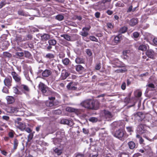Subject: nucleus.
I'll use <instances>...</instances> for the list:
<instances>
[{
  "mask_svg": "<svg viewBox=\"0 0 157 157\" xmlns=\"http://www.w3.org/2000/svg\"><path fill=\"white\" fill-rule=\"evenodd\" d=\"M111 1L112 0H101L99 3L105 5L106 3H110Z\"/></svg>",
  "mask_w": 157,
  "mask_h": 157,
  "instance_id": "nucleus-40",
  "label": "nucleus"
},
{
  "mask_svg": "<svg viewBox=\"0 0 157 157\" xmlns=\"http://www.w3.org/2000/svg\"><path fill=\"white\" fill-rule=\"evenodd\" d=\"M6 4V2L5 1L1 2H0V9L5 6Z\"/></svg>",
  "mask_w": 157,
  "mask_h": 157,
  "instance_id": "nucleus-55",
  "label": "nucleus"
},
{
  "mask_svg": "<svg viewBox=\"0 0 157 157\" xmlns=\"http://www.w3.org/2000/svg\"><path fill=\"white\" fill-rule=\"evenodd\" d=\"M115 6L116 7H123L124 6V5L120 2H118L115 4Z\"/></svg>",
  "mask_w": 157,
  "mask_h": 157,
  "instance_id": "nucleus-35",
  "label": "nucleus"
},
{
  "mask_svg": "<svg viewBox=\"0 0 157 157\" xmlns=\"http://www.w3.org/2000/svg\"><path fill=\"white\" fill-rule=\"evenodd\" d=\"M127 69L126 68L117 70L116 71L117 73H123L127 71Z\"/></svg>",
  "mask_w": 157,
  "mask_h": 157,
  "instance_id": "nucleus-46",
  "label": "nucleus"
},
{
  "mask_svg": "<svg viewBox=\"0 0 157 157\" xmlns=\"http://www.w3.org/2000/svg\"><path fill=\"white\" fill-rule=\"evenodd\" d=\"M100 66V63H98L95 66V68L97 70H99L101 68Z\"/></svg>",
  "mask_w": 157,
  "mask_h": 157,
  "instance_id": "nucleus-61",
  "label": "nucleus"
},
{
  "mask_svg": "<svg viewBox=\"0 0 157 157\" xmlns=\"http://www.w3.org/2000/svg\"><path fill=\"white\" fill-rule=\"evenodd\" d=\"M104 113L105 117L106 118H112L113 116V114L108 111H105Z\"/></svg>",
  "mask_w": 157,
  "mask_h": 157,
  "instance_id": "nucleus-16",
  "label": "nucleus"
},
{
  "mask_svg": "<svg viewBox=\"0 0 157 157\" xmlns=\"http://www.w3.org/2000/svg\"><path fill=\"white\" fill-rule=\"evenodd\" d=\"M153 42L154 44L157 45V38H154L153 40Z\"/></svg>",
  "mask_w": 157,
  "mask_h": 157,
  "instance_id": "nucleus-64",
  "label": "nucleus"
},
{
  "mask_svg": "<svg viewBox=\"0 0 157 157\" xmlns=\"http://www.w3.org/2000/svg\"><path fill=\"white\" fill-rule=\"evenodd\" d=\"M121 88L123 90H124L126 88V83L125 82H123L121 86Z\"/></svg>",
  "mask_w": 157,
  "mask_h": 157,
  "instance_id": "nucleus-63",
  "label": "nucleus"
},
{
  "mask_svg": "<svg viewBox=\"0 0 157 157\" xmlns=\"http://www.w3.org/2000/svg\"><path fill=\"white\" fill-rule=\"evenodd\" d=\"M2 91L3 92L6 93H9V90L8 89L5 87H4L3 88V89L2 90Z\"/></svg>",
  "mask_w": 157,
  "mask_h": 157,
  "instance_id": "nucleus-54",
  "label": "nucleus"
},
{
  "mask_svg": "<svg viewBox=\"0 0 157 157\" xmlns=\"http://www.w3.org/2000/svg\"><path fill=\"white\" fill-rule=\"evenodd\" d=\"M61 138H55L53 139V143L55 145L59 144L62 141Z\"/></svg>",
  "mask_w": 157,
  "mask_h": 157,
  "instance_id": "nucleus-19",
  "label": "nucleus"
},
{
  "mask_svg": "<svg viewBox=\"0 0 157 157\" xmlns=\"http://www.w3.org/2000/svg\"><path fill=\"white\" fill-rule=\"evenodd\" d=\"M129 148L131 149H134L136 146L135 144L133 141H130L128 143Z\"/></svg>",
  "mask_w": 157,
  "mask_h": 157,
  "instance_id": "nucleus-26",
  "label": "nucleus"
},
{
  "mask_svg": "<svg viewBox=\"0 0 157 157\" xmlns=\"http://www.w3.org/2000/svg\"><path fill=\"white\" fill-rule=\"evenodd\" d=\"M90 28V26L87 27H83L82 29V31L80 32V34L84 37L87 36L89 35L88 31Z\"/></svg>",
  "mask_w": 157,
  "mask_h": 157,
  "instance_id": "nucleus-7",
  "label": "nucleus"
},
{
  "mask_svg": "<svg viewBox=\"0 0 157 157\" xmlns=\"http://www.w3.org/2000/svg\"><path fill=\"white\" fill-rule=\"evenodd\" d=\"M101 5H99V9L100 10H104L106 9L105 5L104 4H101Z\"/></svg>",
  "mask_w": 157,
  "mask_h": 157,
  "instance_id": "nucleus-41",
  "label": "nucleus"
},
{
  "mask_svg": "<svg viewBox=\"0 0 157 157\" xmlns=\"http://www.w3.org/2000/svg\"><path fill=\"white\" fill-rule=\"evenodd\" d=\"M83 132L86 134H88L89 132L88 129L85 128H83L82 129Z\"/></svg>",
  "mask_w": 157,
  "mask_h": 157,
  "instance_id": "nucleus-53",
  "label": "nucleus"
},
{
  "mask_svg": "<svg viewBox=\"0 0 157 157\" xmlns=\"http://www.w3.org/2000/svg\"><path fill=\"white\" fill-rule=\"evenodd\" d=\"M18 140L16 139H14L13 140V147L14 150H16L18 144Z\"/></svg>",
  "mask_w": 157,
  "mask_h": 157,
  "instance_id": "nucleus-30",
  "label": "nucleus"
},
{
  "mask_svg": "<svg viewBox=\"0 0 157 157\" xmlns=\"http://www.w3.org/2000/svg\"><path fill=\"white\" fill-rule=\"evenodd\" d=\"M17 87H17H14L13 88V92L16 94H21V92L18 90Z\"/></svg>",
  "mask_w": 157,
  "mask_h": 157,
  "instance_id": "nucleus-39",
  "label": "nucleus"
},
{
  "mask_svg": "<svg viewBox=\"0 0 157 157\" xmlns=\"http://www.w3.org/2000/svg\"><path fill=\"white\" fill-rule=\"evenodd\" d=\"M99 102L97 100L87 99L84 100L81 103V106L87 109L96 110L99 106Z\"/></svg>",
  "mask_w": 157,
  "mask_h": 157,
  "instance_id": "nucleus-1",
  "label": "nucleus"
},
{
  "mask_svg": "<svg viewBox=\"0 0 157 157\" xmlns=\"http://www.w3.org/2000/svg\"><path fill=\"white\" fill-rule=\"evenodd\" d=\"M66 111L68 112H75L76 110L75 108L71 107H68L66 108Z\"/></svg>",
  "mask_w": 157,
  "mask_h": 157,
  "instance_id": "nucleus-32",
  "label": "nucleus"
},
{
  "mask_svg": "<svg viewBox=\"0 0 157 157\" xmlns=\"http://www.w3.org/2000/svg\"><path fill=\"white\" fill-rule=\"evenodd\" d=\"M90 39L91 40L94 41H97V39L94 36H90Z\"/></svg>",
  "mask_w": 157,
  "mask_h": 157,
  "instance_id": "nucleus-58",
  "label": "nucleus"
},
{
  "mask_svg": "<svg viewBox=\"0 0 157 157\" xmlns=\"http://www.w3.org/2000/svg\"><path fill=\"white\" fill-rule=\"evenodd\" d=\"M39 88L44 95L46 96L48 95V88L45 84L40 82L39 85Z\"/></svg>",
  "mask_w": 157,
  "mask_h": 157,
  "instance_id": "nucleus-3",
  "label": "nucleus"
},
{
  "mask_svg": "<svg viewBox=\"0 0 157 157\" xmlns=\"http://www.w3.org/2000/svg\"><path fill=\"white\" fill-rule=\"evenodd\" d=\"M61 36L63 37L64 39L68 41H71V37L67 34L61 35Z\"/></svg>",
  "mask_w": 157,
  "mask_h": 157,
  "instance_id": "nucleus-28",
  "label": "nucleus"
},
{
  "mask_svg": "<svg viewBox=\"0 0 157 157\" xmlns=\"http://www.w3.org/2000/svg\"><path fill=\"white\" fill-rule=\"evenodd\" d=\"M70 74L66 70H63L62 71L61 75L60 77V79L62 80L65 79L69 76Z\"/></svg>",
  "mask_w": 157,
  "mask_h": 157,
  "instance_id": "nucleus-10",
  "label": "nucleus"
},
{
  "mask_svg": "<svg viewBox=\"0 0 157 157\" xmlns=\"http://www.w3.org/2000/svg\"><path fill=\"white\" fill-rule=\"evenodd\" d=\"M126 129L128 132H131L133 131V129L132 127H127Z\"/></svg>",
  "mask_w": 157,
  "mask_h": 157,
  "instance_id": "nucleus-52",
  "label": "nucleus"
},
{
  "mask_svg": "<svg viewBox=\"0 0 157 157\" xmlns=\"http://www.w3.org/2000/svg\"><path fill=\"white\" fill-rule=\"evenodd\" d=\"M50 36L48 34H44L41 36V39L43 40H47L50 39Z\"/></svg>",
  "mask_w": 157,
  "mask_h": 157,
  "instance_id": "nucleus-21",
  "label": "nucleus"
},
{
  "mask_svg": "<svg viewBox=\"0 0 157 157\" xmlns=\"http://www.w3.org/2000/svg\"><path fill=\"white\" fill-rule=\"evenodd\" d=\"M8 112L11 113H18V116H22L24 114V113L22 111L19 110V109L15 107H10L8 109Z\"/></svg>",
  "mask_w": 157,
  "mask_h": 157,
  "instance_id": "nucleus-4",
  "label": "nucleus"
},
{
  "mask_svg": "<svg viewBox=\"0 0 157 157\" xmlns=\"http://www.w3.org/2000/svg\"><path fill=\"white\" fill-rule=\"evenodd\" d=\"M145 125L144 124H140L137 129V132L138 134H142L144 133L145 131Z\"/></svg>",
  "mask_w": 157,
  "mask_h": 157,
  "instance_id": "nucleus-8",
  "label": "nucleus"
},
{
  "mask_svg": "<svg viewBox=\"0 0 157 157\" xmlns=\"http://www.w3.org/2000/svg\"><path fill=\"white\" fill-rule=\"evenodd\" d=\"M25 127L26 126L25 124L21 123L17 127L19 128L21 131H23L25 129Z\"/></svg>",
  "mask_w": 157,
  "mask_h": 157,
  "instance_id": "nucleus-38",
  "label": "nucleus"
},
{
  "mask_svg": "<svg viewBox=\"0 0 157 157\" xmlns=\"http://www.w3.org/2000/svg\"><path fill=\"white\" fill-rule=\"evenodd\" d=\"M11 75L15 81L19 84H21V78L20 76L17 74L15 71L11 72Z\"/></svg>",
  "mask_w": 157,
  "mask_h": 157,
  "instance_id": "nucleus-5",
  "label": "nucleus"
},
{
  "mask_svg": "<svg viewBox=\"0 0 157 157\" xmlns=\"http://www.w3.org/2000/svg\"><path fill=\"white\" fill-rule=\"evenodd\" d=\"M133 36L134 38H137L140 36V33L137 32H135L132 33Z\"/></svg>",
  "mask_w": 157,
  "mask_h": 157,
  "instance_id": "nucleus-44",
  "label": "nucleus"
},
{
  "mask_svg": "<svg viewBox=\"0 0 157 157\" xmlns=\"http://www.w3.org/2000/svg\"><path fill=\"white\" fill-rule=\"evenodd\" d=\"M127 30V27L124 26L120 29L119 31V32L121 33H124L126 32Z\"/></svg>",
  "mask_w": 157,
  "mask_h": 157,
  "instance_id": "nucleus-34",
  "label": "nucleus"
},
{
  "mask_svg": "<svg viewBox=\"0 0 157 157\" xmlns=\"http://www.w3.org/2000/svg\"><path fill=\"white\" fill-rule=\"evenodd\" d=\"M2 118L3 120L6 121H8L10 119V117L8 116H4L2 117Z\"/></svg>",
  "mask_w": 157,
  "mask_h": 157,
  "instance_id": "nucleus-59",
  "label": "nucleus"
},
{
  "mask_svg": "<svg viewBox=\"0 0 157 157\" xmlns=\"http://www.w3.org/2000/svg\"><path fill=\"white\" fill-rule=\"evenodd\" d=\"M137 23L138 20L137 18H132L130 20L129 24L131 26H133Z\"/></svg>",
  "mask_w": 157,
  "mask_h": 157,
  "instance_id": "nucleus-18",
  "label": "nucleus"
},
{
  "mask_svg": "<svg viewBox=\"0 0 157 157\" xmlns=\"http://www.w3.org/2000/svg\"><path fill=\"white\" fill-rule=\"evenodd\" d=\"M56 40L54 39H51L48 41V44L53 46H55L56 44Z\"/></svg>",
  "mask_w": 157,
  "mask_h": 157,
  "instance_id": "nucleus-29",
  "label": "nucleus"
},
{
  "mask_svg": "<svg viewBox=\"0 0 157 157\" xmlns=\"http://www.w3.org/2000/svg\"><path fill=\"white\" fill-rule=\"evenodd\" d=\"M75 62L78 64L83 63L84 62V60L81 58L77 57L75 60Z\"/></svg>",
  "mask_w": 157,
  "mask_h": 157,
  "instance_id": "nucleus-24",
  "label": "nucleus"
},
{
  "mask_svg": "<svg viewBox=\"0 0 157 157\" xmlns=\"http://www.w3.org/2000/svg\"><path fill=\"white\" fill-rule=\"evenodd\" d=\"M95 17L97 18H99L100 16V13L99 12H97L95 14Z\"/></svg>",
  "mask_w": 157,
  "mask_h": 157,
  "instance_id": "nucleus-62",
  "label": "nucleus"
},
{
  "mask_svg": "<svg viewBox=\"0 0 157 157\" xmlns=\"http://www.w3.org/2000/svg\"><path fill=\"white\" fill-rule=\"evenodd\" d=\"M75 69L77 71L79 72L83 70L84 69V67L80 65H78L76 66Z\"/></svg>",
  "mask_w": 157,
  "mask_h": 157,
  "instance_id": "nucleus-33",
  "label": "nucleus"
},
{
  "mask_svg": "<svg viewBox=\"0 0 157 157\" xmlns=\"http://www.w3.org/2000/svg\"><path fill=\"white\" fill-rule=\"evenodd\" d=\"M147 90H152L153 89L155 88V86L153 84L150 83L146 85Z\"/></svg>",
  "mask_w": 157,
  "mask_h": 157,
  "instance_id": "nucleus-23",
  "label": "nucleus"
},
{
  "mask_svg": "<svg viewBox=\"0 0 157 157\" xmlns=\"http://www.w3.org/2000/svg\"><path fill=\"white\" fill-rule=\"evenodd\" d=\"M32 36L30 34L28 35L24 39V40H29L32 39Z\"/></svg>",
  "mask_w": 157,
  "mask_h": 157,
  "instance_id": "nucleus-45",
  "label": "nucleus"
},
{
  "mask_svg": "<svg viewBox=\"0 0 157 157\" xmlns=\"http://www.w3.org/2000/svg\"><path fill=\"white\" fill-rule=\"evenodd\" d=\"M106 13L109 15H110L113 13V11L109 10H108L106 11Z\"/></svg>",
  "mask_w": 157,
  "mask_h": 157,
  "instance_id": "nucleus-60",
  "label": "nucleus"
},
{
  "mask_svg": "<svg viewBox=\"0 0 157 157\" xmlns=\"http://www.w3.org/2000/svg\"><path fill=\"white\" fill-rule=\"evenodd\" d=\"M62 62L65 65L67 66L70 63V61L68 58H65L62 59Z\"/></svg>",
  "mask_w": 157,
  "mask_h": 157,
  "instance_id": "nucleus-25",
  "label": "nucleus"
},
{
  "mask_svg": "<svg viewBox=\"0 0 157 157\" xmlns=\"http://www.w3.org/2000/svg\"><path fill=\"white\" fill-rule=\"evenodd\" d=\"M33 134L32 133H30L29 135L28 136L27 143L32 140L33 139Z\"/></svg>",
  "mask_w": 157,
  "mask_h": 157,
  "instance_id": "nucleus-42",
  "label": "nucleus"
},
{
  "mask_svg": "<svg viewBox=\"0 0 157 157\" xmlns=\"http://www.w3.org/2000/svg\"><path fill=\"white\" fill-rule=\"evenodd\" d=\"M24 53L25 56L26 57L29 58L31 56V54L28 51H25Z\"/></svg>",
  "mask_w": 157,
  "mask_h": 157,
  "instance_id": "nucleus-47",
  "label": "nucleus"
},
{
  "mask_svg": "<svg viewBox=\"0 0 157 157\" xmlns=\"http://www.w3.org/2000/svg\"><path fill=\"white\" fill-rule=\"evenodd\" d=\"M147 48V45L144 44H141L139 47L138 49L144 51H146Z\"/></svg>",
  "mask_w": 157,
  "mask_h": 157,
  "instance_id": "nucleus-27",
  "label": "nucleus"
},
{
  "mask_svg": "<svg viewBox=\"0 0 157 157\" xmlns=\"http://www.w3.org/2000/svg\"><path fill=\"white\" fill-rule=\"evenodd\" d=\"M17 87L25 94L29 92L30 90L28 86L25 85L19 84L17 86Z\"/></svg>",
  "mask_w": 157,
  "mask_h": 157,
  "instance_id": "nucleus-6",
  "label": "nucleus"
},
{
  "mask_svg": "<svg viewBox=\"0 0 157 157\" xmlns=\"http://www.w3.org/2000/svg\"><path fill=\"white\" fill-rule=\"evenodd\" d=\"M55 18L56 19L59 21H61L63 19L64 17L62 15L59 14L56 16Z\"/></svg>",
  "mask_w": 157,
  "mask_h": 157,
  "instance_id": "nucleus-36",
  "label": "nucleus"
},
{
  "mask_svg": "<svg viewBox=\"0 0 157 157\" xmlns=\"http://www.w3.org/2000/svg\"><path fill=\"white\" fill-rule=\"evenodd\" d=\"M19 121H18L17 120H15L14 121L15 125L17 127L21 123V122Z\"/></svg>",
  "mask_w": 157,
  "mask_h": 157,
  "instance_id": "nucleus-57",
  "label": "nucleus"
},
{
  "mask_svg": "<svg viewBox=\"0 0 157 157\" xmlns=\"http://www.w3.org/2000/svg\"><path fill=\"white\" fill-rule=\"evenodd\" d=\"M16 55L19 57H22L24 56V53L23 52H17L16 53Z\"/></svg>",
  "mask_w": 157,
  "mask_h": 157,
  "instance_id": "nucleus-51",
  "label": "nucleus"
},
{
  "mask_svg": "<svg viewBox=\"0 0 157 157\" xmlns=\"http://www.w3.org/2000/svg\"><path fill=\"white\" fill-rule=\"evenodd\" d=\"M46 105L47 106L52 107L54 103L52 101H47L46 103Z\"/></svg>",
  "mask_w": 157,
  "mask_h": 157,
  "instance_id": "nucleus-49",
  "label": "nucleus"
},
{
  "mask_svg": "<svg viewBox=\"0 0 157 157\" xmlns=\"http://www.w3.org/2000/svg\"><path fill=\"white\" fill-rule=\"evenodd\" d=\"M146 54L147 57L151 59H153L154 57V52L152 50H148L146 52Z\"/></svg>",
  "mask_w": 157,
  "mask_h": 157,
  "instance_id": "nucleus-13",
  "label": "nucleus"
},
{
  "mask_svg": "<svg viewBox=\"0 0 157 157\" xmlns=\"http://www.w3.org/2000/svg\"><path fill=\"white\" fill-rule=\"evenodd\" d=\"M53 113L56 114H60L61 113L62 111L60 109L54 110L53 112Z\"/></svg>",
  "mask_w": 157,
  "mask_h": 157,
  "instance_id": "nucleus-48",
  "label": "nucleus"
},
{
  "mask_svg": "<svg viewBox=\"0 0 157 157\" xmlns=\"http://www.w3.org/2000/svg\"><path fill=\"white\" fill-rule=\"evenodd\" d=\"M53 151L55 153L58 155H61L62 153V149H59L58 148H56L55 149H53Z\"/></svg>",
  "mask_w": 157,
  "mask_h": 157,
  "instance_id": "nucleus-22",
  "label": "nucleus"
},
{
  "mask_svg": "<svg viewBox=\"0 0 157 157\" xmlns=\"http://www.w3.org/2000/svg\"><path fill=\"white\" fill-rule=\"evenodd\" d=\"M114 126L117 128H119L118 129L116 130L114 133L113 135L116 137L120 139L122 138L124 135V130L122 128L124 125L123 123L120 121L117 122H114L113 124Z\"/></svg>",
  "mask_w": 157,
  "mask_h": 157,
  "instance_id": "nucleus-2",
  "label": "nucleus"
},
{
  "mask_svg": "<svg viewBox=\"0 0 157 157\" xmlns=\"http://www.w3.org/2000/svg\"><path fill=\"white\" fill-rule=\"evenodd\" d=\"M14 132L13 131H12L11 132H10L8 133V135L10 137L13 138L14 136Z\"/></svg>",
  "mask_w": 157,
  "mask_h": 157,
  "instance_id": "nucleus-50",
  "label": "nucleus"
},
{
  "mask_svg": "<svg viewBox=\"0 0 157 157\" xmlns=\"http://www.w3.org/2000/svg\"><path fill=\"white\" fill-rule=\"evenodd\" d=\"M45 57L49 59H52L55 57V55L49 53L46 55Z\"/></svg>",
  "mask_w": 157,
  "mask_h": 157,
  "instance_id": "nucleus-37",
  "label": "nucleus"
},
{
  "mask_svg": "<svg viewBox=\"0 0 157 157\" xmlns=\"http://www.w3.org/2000/svg\"><path fill=\"white\" fill-rule=\"evenodd\" d=\"M12 82V78L11 76L6 78L4 81L5 85L8 87H10L11 86Z\"/></svg>",
  "mask_w": 157,
  "mask_h": 157,
  "instance_id": "nucleus-9",
  "label": "nucleus"
},
{
  "mask_svg": "<svg viewBox=\"0 0 157 157\" xmlns=\"http://www.w3.org/2000/svg\"><path fill=\"white\" fill-rule=\"evenodd\" d=\"M135 116H136V117H139L141 119H143L144 117V114L141 112H139L137 113L136 114Z\"/></svg>",
  "mask_w": 157,
  "mask_h": 157,
  "instance_id": "nucleus-31",
  "label": "nucleus"
},
{
  "mask_svg": "<svg viewBox=\"0 0 157 157\" xmlns=\"http://www.w3.org/2000/svg\"><path fill=\"white\" fill-rule=\"evenodd\" d=\"M60 123L63 124H66L70 126H72L73 125V122L71 120L67 119H63L61 120Z\"/></svg>",
  "mask_w": 157,
  "mask_h": 157,
  "instance_id": "nucleus-11",
  "label": "nucleus"
},
{
  "mask_svg": "<svg viewBox=\"0 0 157 157\" xmlns=\"http://www.w3.org/2000/svg\"><path fill=\"white\" fill-rule=\"evenodd\" d=\"M89 120L92 122H96L98 121V119L97 118L95 117H91L89 119Z\"/></svg>",
  "mask_w": 157,
  "mask_h": 157,
  "instance_id": "nucleus-43",
  "label": "nucleus"
},
{
  "mask_svg": "<svg viewBox=\"0 0 157 157\" xmlns=\"http://www.w3.org/2000/svg\"><path fill=\"white\" fill-rule=\"evenodd\" d=\"M6 99L7 100V103L10 104L13 103L15 101L14 98L11 96H7L6 97Z\"/></svg>",
  "mask_w": 157,
  "mask_h": 157,
  "instance_id": "nucleus-15",
  "label": "nucleus"
},
{
  "mask_svg": "<svg viewBox=\"0 0 157 157\" xmlns=\"http://www.w3.org/2000/svg\"><path fill=\"white\" fill-rule=\"evenodd\" d=\"M121 38V36L119 35L115 36L112 41V44L115 45L119 43Z\"/></svg>",
  "mask_w": 157,
  "mask_h": 157,
  "instance_id": "nucleus-12",
  "label": "nucleus"
},
{
  "mask_svg": "<svg viewBox=\"0 0 157 157\" xmlns=\"http://www.w3.org/2000/svg\"><path fill=\"white\" fill-rule=\"evenodd\" d=\"M17 13L19 15L21 16L27 17L28 15L27 13H25L23 10H19L18 11Z\"/></svg>",
  "mask_w": 157,
  "mask_h": 157,
  "instance_id": "nucleus-20",
  "label": "nucleus"
},
{
  "mask_svg": "<svg viewBox=\"0 0 157 157\" xmlns=\"http://www.w3.org/2000/svg\"><path fill=\"white\" fill-rule=\"evenodd\" d=\"M86 52L87 54L89 56H91L92 55V53L90 50L88 49L86 50Z\"/></svg>",
  "mask_w": 157,
  "mask_h": 157,
  "instance_id": "nucleus-56",
  "label": "nucleus"
},
{
  "mask_svg": "<svg viewBox=\"0 0 157 157\" xmlns=\"http://www.w3.org/2000/svg\"><path fill=\"white\" fill-rule=\"evenodd\" d=\"M120 61L118 59H116L113 61L112 63V64L115 66H113V67H121V66L120 65Z\"/></svg>",
  "mask_w": 157,
  "mask_h": 157,
  "instance_id": "nucleus-17",
  "label": "nucleus"
},
{
  "mask_svg": "<svg viewBox=\"0 0 157 157\" xmlns=\"http://www.w3.org/2000/svg\"><path fill=\"white\" fill-rule=\"evenodd\" d=\"M52 71L46 69L42 73V76L44 77H47L51 75Z\"/></svg>",
  "mask_w": 157,
  "mask_h": 157,
  "instance_id": "nucleus-14",
  "label": "nucleus"
}]
</instances>
